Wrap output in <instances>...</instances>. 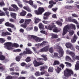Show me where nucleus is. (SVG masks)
Returning <instances> with one entry per match:
<instances>
[{"mask_svg":"<svg viewBox=\"0 0 79 79\" xmlns=\"http://www.w3.org/2000/svg\"><path fill=\"white\" fill-rule=\"evenodd\" d=\"M72 29H73L74 30L76 29V26L74 25L71 24L66 25L64 27L62 35H64L68 31V32H69V35L71 36L73 35L74 33V31L73 30H71Z\"/></svg>","mask_w":79,"mask_h":79,"instance_id":"1","label":"nucleus"},{"mask_svg":"<svg viewBox=\"0 0 79 79\" xmlns=\"http://www.w3.org/2000/svg\"><path fill=\"white\" fill-rule=\"evenodd\" d=\"M4 45H5L6 47V49L9 50H12L13 48L11 46L14 47L16 48H18L19 47V45L16 43H14L13 44V43L9 42L5 43Z\"/></svg>","mask_w":79,"mask_h":79,"instance_id":"2","label":"nucleus"},{"mask_svg":"<svg viewBox=\"0 0 79 79\" xmlns=\"http://www.w3.org/2000/svg\"><path fill=\"white\" fill-rule=\"evenodd\" d=\"M28 37L30 39H33L36 42H40L44 40V38H38L35 36L33 35H28Z\"/></svg>","mask_w":79,"mask_h":79,"instance_id":"3","label":"nucleus"},{"mask_svg":"<svg viewBox=\"0 0 79 79\" xmlns=\"http://www.w3.org/2000/svg\"><path fill=\"white\" fill-rule=\"evenodd\" d=\"M64 75L66 77L71 76V74L73 75L74 74L73 71L72 70L68 69H66V70H65L64 71Z\"/></svg>","mask_w":79,"mask_h":79,"instance_id":"4","label":"nucleus"},{"mask_svg":"<svg viewBox=\"0 0 79 79\" xmlns=\"http://www.w3.org/2000/svg\"><path fill=\"white\" fill-rule=\"evenodd\" d=\"M45 11V9L44 7H39L38 10H35V13L37 15H41Z\"/></svg>","mask_w":79,"mask_h":79,"instance_id":"5","label":"nucleus"},{"mask_svg":"<svg viewBox=\"0 0 79 79\" xmlns=\"http://www.w3.org/2000/svg\"><path fill=\"white\" fill-rule=\"evenodd\" d=\"M44 64V63H43V62L41 61H37L36 60H35L33 61L34 66L35 67H38L39 66L43 65Z\"/></svg>","mask_w":79,"mask_h":79,"instance_id":"6","label":"nucleus"},{"mask_svg":"<svg viewBox=\"0 0 79 79\" xmlns=\"http://www.w3.org/2000/svg\"><path fill=\"white\" fill-rule=\"evenodd\" d=\"M56 48L57 49H58L59 50V53L60 54V57H62L63 56L64 54V51L63 49L61 48V47L59 46H57Z\"/></svg>","mask_w":79,"mask_h":79,"instance_id":"7","label":"nucleus"},{"mask_svg":"<svg viewBox=\"0 0 79 79\" xmlns=\"http://www.w3.org/2000/svg\"><path fill=\"white\" fill-rule=\"evenodd\" d=\"M49 48H50V46H47L45 47H44L43 48H41L39 51V52H46L48 51L49 50Z\"/></svg>","mask_w":79,"mask_h":79,"instance_id":"8","label":"nucleus"},{"mask_svg":"<svg viewBox=\"0 0 79 79\" xmlns=\"http://www.w3.org/2000/svg\"><path fill=\"white\" fill-rule=\"evenodd\" d=\"M51 15V13L49 11L46 12L44 14V16L43 17V19L44 20H47V19H48V17L50 15Z\"/></svg>","mask_w":79,"mask_h":79,"instance_id":"9","label":"nucleus"},{"mask_svg":"<svg viewBox=\"0 0 79 79\" xmlns=\"http://www.w3.org/2000/svg\"><path fill=\"white\" fill-rule=\"evenodd\" d=\"M69 55H70L71 56H72L73 60H76V59L78 57V56H75V53L74 52H69Z\"/></svg>","mask_w":79,"mask_h":79,"instance_id":"10","label":"nucleus"},{"mask_svg":"<svg viewBox=\"0 0 79 79\" xmlns=\"http://www.w3.org/2000/svg\"><path fill=\"white\" fill-rule=\"evenodd\" d=\"M41 56L42 57H43V58H37V60H38V61H41V60H44V61H47V60H48V58L46 56L44 55H41Z\"/></svg>","mask_w":79,"mask_h":79,"instance_id":"11","label":"nucleus"},{"mask_svg":"<svg viewBox=\"0 0 79 79\" xmlns=\"http://www.w3.org/2000/svg\"><path fill=\"white\" fill-rule=\"evenodd\" d=\"M11 35V34L9 33L8 31H6V32H3L2 33V36L3 37H6V35Z\"/></svg>","mask_w":79,"mask_h":79,"instance_id":"12","label":"nucleus"},{"mask_svg":"<svg viewBox=\"0 0 79 79\" xmlns=\"http://www.w3.org/2000/svg\"><path fill=\"white\" fill-rule=\"evenodd\" d=\"M77 36L74 35L73 37V39L71 40L72 43H75V42H76V40L77 39Z\"/></svg>","mask_w":79,"mask_h":79,"instance_id":"13","label":"nucleus"},{"mask_svg":"<svg viewBox=\"0 0 79 79\" xmlns=\"http://www.w3.org/2000/svg\"><path fill=\"white\" fill-rule=\"evenodd\" d=\"M5 24L6 26H7L8 27H14V25H13V24L9 23L8 22H6Z\"/></svg>","mask_w":79,"mask_h":79,"instance_id":"14","label":"nucleus"},{"mask_svg":"<svg viewBox=\"0 0 79 79\" xmlns=\"http://www.w3.org/2000/svg\"><path fill=\"white\" fill-rule=\"evenodd\" d=\"M47 43H48L47 41H44L41 43L40 44V46L43 47L45 46V45L47 44Z\"/></svg>","mask_w":79,"mask_h":79,"instance_id":"15","label":"nucleus"},{"mask_svg":"<svg viewBox=\"0 0 79 79\" xmlns=\"http://www.w3.org/2000/svg\"><path fill=\"white\" fill-rule=\"evenodd\" d=\"M27 13V12H26V11L25 10H23L22 12L20 13V16H26Z\"/></svg>","mask_w":79,"mask_h":79,"instance_id":"16","label":"nucleus"},{"mask_svg":"<svg viewBox=\"0 0 79 79\" xmlns=\"http://www.w3.org/2000/svg\"><path fill=\"white\" fill-rule=\"evenodd\" d=\"M73 44L70 43H67L65 44V46L67 48H69L71 47Z\"/></svg>","mask_w":79,"mask_h":79,"instance_id":"17","label":"nucleus"},{"mask_svg":"<svg viewBox=\"0 0 79 79\" xmlns=\"http://www.w3.org/2000/svg\"><path fill=\"white\" fill-rule=\"evenodd\" d=\"M25 50L26 51L27 54H32V52L29 49V48H26Z\"/></svg>","mask_w":79,"mask_h":79,"instance_id":"18","label":"nucleus"},{"mask_svg":"<svg viewBox=\"0 0 79 79\" xmlns=\"http://www.w3.org/2000/svg\"><path fill=\"white\" fill-rule=\"evenodd\" d=\"M49 1V4H52V3L54 5H55L56 3V2H58V0H53Z\"/></svg>","mask_w":79,"mask_h":79,"instance_id":"19","label":"nucleus"},{"mask_svg":"<svg viewBox=\"0 0 79 79\" xmlns=\"http://www.w3.org/2000/svg\"><path fill=\"white\" fill-rule=\"evenodd\" d=\"M79 63V61H77V64L75 66V69L76 71H77L79 69V63Z\"/></svg>","mask_w":79,"mask_h":79,"instance_id":"20","label":"nucleus"},{"mask_svg":"<svg viewBox=\"0 0 79 79\" xmlns=\"http://www.w3.org/2000/svg\"><path fill=\"white\" fill-rule=\"evenodd\" d=\"M39 27L40 29H42V30L44 29V26L41 23H40L39 24Z\"/></svg>","mask_w":79,"mask_h":79,"instance_id":"21","label":"nucleus"},{"mask_svg":"<svg viewBox=\"0 0 79 79\" xmlns=\"http://www.w3.org/2000/svg\"><path fill=\"white\" fill-rule=\"evenodd\" d=\"M55 27V25L52 24L51 26L49 25L48 27V29L50 30V31H52V29L54 27Z\"/></svg>","mask_w":79,"mask_h":79,"instance_id":"22","label":"nucleus"},{"mask_svg":"<svg viewBox=\"0 0 79 79\" xmlns=\"http://www.w3.org/2000/svg\"><path fill=\"white\" fill-rule=\"evenodd\" d=\"M51 36L52 39H57V38H58V36L57 35H56V34H52L51 35Z\"/></svg>","mask_w":79,"mask_h":79,"instance_id":"23","label":"nucleus"},{"mask_svg":"<svg viewBox=\"0 0 79 79\" xmlns=\"http://www.w3.org/2000/svg\"><path fill=\"white\" fill-rule=\"evenodd\" d=\"M60 64V62L57 60H55L53 63V66L59 65Z\"/></svg>","mask_w":79,"mask_h":79,"instance_id":"24","label":"nucleus"},{"mask_svg":"<svg viewBox=\"0 0 79 79\" xmlns=\"http://www.w3.org/2000/svg\"><path fill=\"white\" fill-rule=\"evenodd\" d=\"M10 15L12 18L15 19H16V14L15 13H12Z\"/></svg>","mask_w":79,"mask_h":79,"instance_id":"25","label":"nucleus"},{"mask_svg":"<svg viewBox=\"0 0 79 79\" xmlns=\"http://www.w3.org/2000/svg\"><path fill=\"white\" fill-rule=\"evenodd\" d=\"M31 19H26L25 20L24 23L25 24L27 25V24H29V23H31Z\"/></svg>","mask_w":79,"mask_h":79,"instance_id":"26","label":"nucleus"},{"mask_svg":"<svg viewBox=\"0 0 79 79\" xmlns=\"http://www.w3.org/2000/svg\"><path fill=\"white\" fill-rule=\"evenodd\" d=\"M54 29H53V31L54 32H59V31L58 30V29L57 27H56V25H55V27H53Z\"/></svg>","mask_w":79,"mask_h":79,"instance_id":"27","label":"nucleus"},{"mask_svg":"<svg viewBox=\"0 0 79 79\" xmlns=\"http://www.w3.org/2000/svg\"><path fill=\"white\" fill-rule=\"evenodd\" d=\"M11 6L12 7H13L14 8H15L17 11H18V10H19V8H18V7H17V6H16V5L15 4H12L11 5Z\"/></svg>","mask_w":79,"mask_h":79,"instance_id":"28","label":"nucleus"},{"mask_svg":"<svg viewBox=\"0 0 79 79\" xmlns=\"http://www.w3.org/2000/svg\"><path fill=\"white\" fill-rule=\"evenodd\" d=\"M56 23L57 25L60 26H62V22L58 20L56 22Z\"/></svg>","mask_w":79,"mask_h":79,"instance_id":"29","label":"nucleus"},{"mask_svg":"<svg viewBox=\"0 0 79 79\" xmlns=\"http://www.w3.org/2000/svg\"><path fill=\"white\" fill-rule=\"evenodd\" d=\"M31 61V57H27V58L25 59V61L27 63H28V62H30Z\"/></svg>","mask_w":79,"mask_h":79,"instance_id":"30","label":"nucleus"},{"mask_svg":"<svg viewBox=\"0 0 79 79\" xmlns=\"http://www.w3.org/2000/svg\"><path fill=\"white\" fill-rule=\"evenodd\" d=\"M55 71H56L57 73H60V72L61 71V69L59 68V67H57V69H55Z\"/></svg>","mask_w":79,"mask_h":79,"instance_id":"31","label":"nucleus"},{"mask_svg":"<svg viewBox=\"0 0 79 79\" xmlns=\"http://www.w3.org/2000/svg\"><path fill=\"white\" fill-rule=\"evenodd\" d=\"M53 57L56 58H59V56H58V54L57 53L54 52V55L53 56Z\"/></svg>","mask_w":79,"mask_h":79,"instance_id":"32","label":"nucleus"},{"mask_svg":"<svg viewBox=\"0 0 79 79\" xmlns=\"http://www.w3.org/2000/svg\"><path fill=\"white\" fill-rule=\"evenodd\" d=\"M5 59V57L2 55H0V60L3 61Z\"/></svg>","mask_w":79,"mask_h":79,"instance_id":"33","label":"nucleus"},{"mask_svg":"<svg viewBox=\"0 0 79 79\" xmlns=\"http://www.w3.org/2000/svg\"><path fill=\"white\" fill-rule=\"evenodd\" d=\"M65 8L69 10H71V9H73V6H65Z\"/></svg>","mask_w":79,"mask_h":79,"instance_id":"34","label":"nucleus"},{"mask_svg":"<svg viewBox=\"0 0 79 79\" xmlns=\"http://www.w3.org/2000/svg\"><path fill=\"white\" fill-rule=\"evenodd\" d=\"M0 6H5V3L2 0L1 2H0Z\"/></svg>","mask_w":79,"mask_h":79,"instance_id":"35","label":"nucleus"},{"mask_svg":"<svg viewBox=\"0 0 79 79\" xmlns=\"http://www.w3.org/2000/svg\"><path fill=\"white\" fill-rule=\"evenodd\" d=\"M28 3H29L30 5L32 6V5H33V4H34V2H33V1L30 0L28 1Z\"/></svg>","mask_w":79,"mask_h":79,"instance_id":"36","label":"nucleus"},{"mask_svg":"<svg viewBox=\"0 0 79 79\" xmlns=\"http://www.w3.org/2000/svg\"><path fill=\"white\" fill-rule=\"evenodd\" d=\"M48 72H53V68L52 67H50L48 69Z\"/></svg>","mask_w":79,"mask_h":79,"instance_id":"37","label":"nucleus"},{"mask_svg":"<svg viewBox=\"0 0 79 79\" xmlns=\"http://www.w3.org/2000/svg\"><path fill=\"white\" fill-rule=\"evenodd\" d=\"M21 26L24 29H26L27 27V25L24 23V24H21Z\"/></svg>","mask_w":79,"mask_h":79,"instance_id":"38","label":"nucleus"},{"mask_svg":"<svg viewBox=\"0 0 79 79\" xmlns=\"http://www.w3.org/2000/svg\"><path fill=\"white\" fill-rule=\"evenodd\" d=\"M21 57L20 56H17L16 57L15 60L17 61H19L21 59Z\"/></svg>","mask_w":79,"mask_h":79,"instance_id":"39","label":"nucleus"},{"mask_svg":"<svg viewBox=\"0 0 79 79\" xmlns=\"http://www.w3.org/2000/svg\"><path fill=\"white\" fill-rule=\"evenodd\" d=\"M31 16H32V14H31L28 13L27 15L26 18H30L31 17Z\"/></svg>","mask_w":79,"mask_h":79,"instance_id":"40","label":"nucleus"},{"mask_svg":"<svg viewBox=\"0 0 79 79\" xmlns=\"http://www.w3.org/2000/svg\"><path fill=\"white\" fill-rule=\"evenodd\" d=\"M8 10L10 11H15V10L13 8H12L11 7H9Z\"/></svg>","mask_w":79,"mask_h":79,"instance_id":"41","label":"nucleus"},{"mask_svg":"<svg viewBox=\"0 0 79 79\" xmlns=\"http://www.w3.org/2000/svg\"><path fill=\"white\" fill-rule=\"evenodd\" d=\"M39 21H40L39 19H38V18H36L35 20V24H37V23H39Z\"/></svg>","mask_w":79,"mask_h":79,"instance_id":"42","label":"nucleus"},{"mask_svg":"<svg viewBox=\"0 0 79 79\" xmlns=\"http://www.w3.org/2000/svg\"><path fill=\"white\" fill-rule=\"evenodd\" d=\"M0 42L2 44H3L5 42V40L3 38H0Z\"/></svg>","mask_w":79,"mask_h":79,"instance_id":"43","label":"nucleus"},{"mask_svg":"<svg viewBox=\"0 0 79 79\" xmlns=\"http://www.w3.org/2000/svg\"><path fill=\"white\" fill-rule=\"evenodd\" d=\"M36 76H40V73L39 72H36L35 73Z\"/></svg>","mask_w":79,"mask_h":79,"instance_id":"44","label":"nucleus"},{"mask_svg":"<svg viewBox=\"0 0 79 79\" xmlns=\"http://www.w3.org/2000/svg\"><path fill=\"white\" fill-rule=\"evenodd\" d=\"M42 23L46 24H47L48 23H50V22L48 21H47L46 20H43L42 21Z\"/></svg>","mask_w":79,"mask_h":79,"instance_id":"45","label":"nucleus"},{"mask_svg":"<svg viewBox=\"0 0 79 79\" xmlns=\"http://www.w3.org/2000/svg\"><path fill=\"white\" fill-rule=\"evenodd\" d=\"M53 48L51 47L49 48V52L50 53H53Z\"/></svg>","mask_w":79,"mask_h":79,"instance_id":"46","label":"nucleus"},{"mask_svg":"<svg viewBox=\"0 0 79 79\" xmlns=\"http://www.w3.org/2000/svg\"><path fill=\"white\" fill-rule=\"evenodd\" d=\"M57 10H58V8L57 7L53 8L52 9V10L54 12H55V13H56V11H57Z\"/></svg>","mask_w":79,"mask_h":79,"instance_id":"47","label":"nucleus"},{"mask_svg":"<svg viewBox=\"0 0 79 79\" xmlns=\"http://www.w3.org/2000/svg\"><path fill=\"white\" fill-rule=\"evenodd\" d=\"M72 22H73V23H75V24H78V22L75 19H73L72 20Z\"/></svg>","mask_w":79,"mask_h":79,"instance_id":"48","label":"nucleus"},{"mask_svg":"<svg viewBox=\"0 0 79 79\" xmlns=\"http://www.w3.org/2000/svg\"><path fill=\"white\" fill-rule=\"evenodd\" d=\"M66 60H67V61H71V58L69 56H66Z\"/></svg>","mask_w":79,"mask_h":79,"instance_id":"49","label":"nucleus"},{"mask_svg":"<svg viewBox=\"0 0 79 79\" xmlns=\"http://www.w3.org/2000/svg\"><path fill=\"white\" fill-rule=\"evenodd\" d=\"M72 15L73 17H75V18H78V17L79 16V15H77L76 14H73Z\"/></svg>","mask_w":79,"mask_h":79,"instance_id":"50","label":"nucleus"},{"mask_svg":"<svg viewBox=\"0 0 79 79\" xmlns=\"http://www.w3.org/2000/svg\"><path fill=\"white\" fill-rule=\"evenodd\" d=\"M59 66V67L61 68L62 69H63V68H64V65L63 64H61Z\"/></svg>","mask_w":79,"mask_h":79,"instance_id":"51","label":"nucleus"},{"mask_svg":"<svg viewBox=\"0 0 79 79\" xmlns=\"http://www.w3.org/2000/svg\"><path fill=\"white\" fill-rule=\"evenodd\" d=\"M13 76H8L6 77V79H13Z\"/></svg>","mask_w":79,"mask_h":79,"instance_id":"52","label":"nucleus"},{"mask_svg":"<svg viewBox=\"0 0 79 79\" xmlns=\"http://www.w3.org/2000/svg\"><path fill=\"white\" fill-rule=\"evenodd\" d=\"M21 3V2H18L17 3L18 5L19 6V7H20V8H23V4L21 3Z\"/></svg>","mask_w":79,"mask_h":79,"instance_id":"53","label":"nucleus"},{"mask_svg":"<svg viewBox=\"0 0 79 79\" xmlns=\"http://www.w3.org/2000/svg\"><path fill=\"white\" fill-rule=\"evenodd\" d=\"M65 64H67V65H68V66H69L70 67H71V64L69 63L65 62Z\"/></svg>","mask_w":79,"mask_h":79,"instance_id":"54","label":"nucleus"},{"mask_svg":"<svg viewBox=\"0 0 79 79\" xmlns=\"http://www.w3.org/2000/svg\"><path fill=\"white\" fill-rule=\"evenodd\" d=\"M70 48L71 50H73V51H74L75 50V49L74 48V47L72 45L71 46V47L70 48Z\"/></svg>","mask_w":79,"mask_h":79,"instance_id":"55","label":"nucleus"},{"mask_svg":"<svg viewBox=\"0 0 79 79\" xmlns=\"http://www.w3.org/2000/svg\"><path fill=\"white\" fill-rule=\"evenodd\" d=\"M5 13L7 16H8V17H9L10 15H9V12L8 11H6L5 12Z\"/></svg>","mask_w":79,"mask_h":79,"instance_id":"56","label":"nucleus"},{"mask_svg":"<svg viewBox=\"0 0 79 79\" xmlns=\"http://www.w3.org/2000/svg\"><path fill=\"white\" fill-rule=\"evenodd\" d=\"M19 32H21L22 33H24V29H23V28H21L19 30Z\"/></svg>","mask_w":79,"mask_h":79,"instance_id":"57","label":"nucleus"},{"mask_svg":"<svg viewBox=\"0 0 79 79\" xmlns=\"http://www.w3.org/2000/svg\"><path fill=\"white\" fill-rule=\"evenodd\" d=\"M26 64L24 62H22L21 63V65L22 66H26Z\"/></svg>","mask_w":79,"mask_h":79,"instance_id":"58","label":"nucleus"},{"mask_svg":"<svg viewBox=\"0 0 79 79\" xmlns=\"http://www.w3.org/2000/svg\"><path fill=\"white\" fill-rule=\"evenodd\" d=\"M4 19H0V24H2V23L4 21Z\"/></svg>","mask_w":79,"mask_h":79,"instance_id":"59","label":"nucleus"},{"mask_svg":"<svg viewBox=\"0 0 79 79\" xmlns=\"http://www.w3.org/2000/svg\"><path fill=\"white\" fill-rule=\"evenodd\" d=\"M1 15V16H5V12L3 11H1V12L0 13Z\"/></svg>","mask_w":79,"mask_h":79,"instance_id":"60","label":"nucleus"},{"mask_svg":"<svg viewBox=\"0 0 79 79\" xmlns=\"http://www.w3.org/2000/svg\"><path fill=\"white\" fill-rule=\"evenodd\" d=\"M34 31H36L37 32V31H38V27L36 26H35L34 27Z\"/></svg>","mask_w":79,"mask_h":79,"instance_id":"61","label":"nucleus"},{"mask_svg":"<svg viewBox=\"0 0 79 79\" xmlns=\"http://www.w3.org/2000/svg\"><path fill=\"white\" fill-rule=\"evenodd\" d=\"M23 55H27V51H24L23 52Z\"/></svg>","mask_w":79,"mask_h":79,"instance_id":"62","label":"nucleus"},{"mask_svg":"<svg viewBox=\"0 0 79 79\" xmlns=\"http://www.w3.org/2000/svg\"><path fill=\"white\" fill-rule=\"evenodd\" d=\"M9 69L10 71H15V69L14 67L10 68Z\"/></svg>","mask_w":79,"mask_h":79,"instance_id":"63","label":"nucleus"},{"mask_svg":"<svg viewBox=\"0 0 79 79\" xmlns=\"http://www.w3.org/2000/svg\"><path fill=\"white\" fill-rule=\"evenodd\" d=\"M50 4V5H49L48 7L49 8H51L52 7V6H53V3L52 4Z\"/></svg>","mask_w":79,"mask_h":79,"instance_id":"64","label":"nucleus"}]
</instances>
